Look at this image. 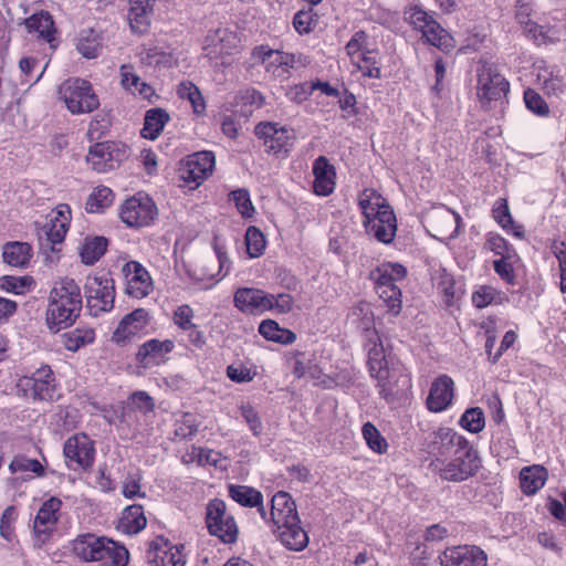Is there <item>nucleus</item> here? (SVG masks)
Wrapping results in <instances>:
<instances>
[{
	"label": "nucleus",
	"mask_w": 566,
	"mask_h": 566,
	"mask_svg": "<svg viewBox=\"0 0 566 566\" xmlns=\"http://www.w3.org/2000/svg\"><path fill=\"white\" fill-rule=\"evenodd\" d=\"M82 310L81 289L73 279L63 277L54 282L46 308L50 329L60 331L71 326Z\"/></svg>",
	"instance_id": "f257e3e1"
},
{
	"label": "nucleus",
	"mask_w": 566,
	"mask_h": 566,
	"mask_svg": "<svg viewBox=\"0 0 566 566\" xmlns=\"http://www.w3.org/2000/svg\"><path fill=\"white\" fill-rule=\"evenodd\" d=\"M271 521L281 543L291 551H302L308 544V536L301 526L295 502L286 492H277L271 501Z\"/></svg>",
	"instance_id": "f03ea898"
},
{
	"label": "nucleus",
	"mask_w": 566,
	"mask_h": 566,
	"mask_svg": "<svg viewBox=\"0 0 566 566\" xmlns=\"http://www.w3.org/2000/svg\"><path fill=\"white\" fill-rule=\"evenodd\" d=\"M72 551L83 562H101L104 566H126L128 552L113 541L87 533L72 542Z\"/></svg>",
	"instance_id": "7ed1b4c3"
},
{
	"label": "nucleus",
	"mask_w": 566,
	"mask_h": 566,
	"mask_svg": "<svg viewBox=\"0 0 566 566\" xmlns=\"http://www.w3.org/2000/svg\"><path fill=\"white\" fill-rule=\"evenodd\" d=\"M434 470L446 481L461 482L472 476L479 469L476 451L470 446L458 447L449 461L436 458L432 461Z\"/></svg>",
	"instance_id": "20e7f679"
},
{
	"label": "nucleus",
	"mask_w": 566,
	"mask_h": 566,
	"mask_svg": "<svg viewBox=\"0 0 566 566\" xmlns=\"http://www.w3.org/2000/svg\"><path fill=\"white\" fill-rule=\"evenodd\" d=\"M405 20L417 31L421 32L424 41L440 50L453 48V39L434 19L419 6H411L403 12Z\"/></svg>",
	"instance_id": "39448f33"
},
{
	"label": "nucleus",
	"mask_w": 566,
	"mask_h": 566,
	"mask_svg": "<svg viewBox=\"0 0 566 566\" xmlns=\"http://www.w3.org/2000/svg\"><path fill=\"white\" fill-rule=\"evenodd\" d=\"M60 94L72 114L92 113L99 106L92 84L83 78L66 80L60 87Z\"/></svg>",
	"instance_id": "423d86ee"
},
{
	"label": "nucleus",
	"mask_w": 566,
	"mask_h": 566,
	"mask_svg": "<svg viewBox=\"0 0 566 566\" xmlns=\"http://www.w3.org/2000/svg\"><path fill=\"white\" fill-rule=\"evenodd\" d=\"M206 523L209 533L217 536L226 544H232L237 541L239 528L231 514L227 511V505L222 500H211L206 510Z\"/></svg>",
	"instance_id": "0eeeda50"
},
{
	"label": "nucleus",
	"mask_w": 566,
	"mask_h": 566,
	"mask_svg": "<svg viewBox=\"0 0 566 566\" xmlns=\"http://www.w3.org/2000/svg\"><path fill=\"white\" fill-rule=\"evenodd\" d=\"M423 219L428 232L441 243H448L459 233L461 218L446 206L433 207Z\"/></svg>",
	"instance_id": "6e6552de"
},
{
	"label": "nucleus",
	"mask_w": 566,
	"mask_h": 566,
	"mask_svg": "<svg viewBox=\"0 0 566 566\" xmlns=\"http://www.w3.org/2000/svg\"><path fill=\"white\" fill-rule=\"evenodd\" d=\"M87 307L92 315L109 312L114 306L115 285L107 276H88L84 286Z\"/></svg>",
	"instance_id": "1a4fd4ad"
},
{
	"label": "nucleus",
	"mask_w": 566,
	"mask_h": 566,
	"mask_svg": "<svg viewBox=\"0 0 566 566\" xmlns=\"http://www.w3.org/2000/svg\"><path fill=\"white\" fill-rule=\"evenodd\" d=\"M254 132L263 140L265 151L276 156L286 157L295 142L294 130L277 123H259Z\"/></svg>",
	"instance_id": "9d476101"
},
{
	"label": "nucleus",
	"mask_w": 566,
	"mask_h": 566,
	"mask_svg": "<svg viewBox=\"0 0 566 566\" xmlns=\"http://www.w3.org/2000/svg\"><path fill=\"white\" fill-rule=\"evenodd\" d=\"M157 214L158 209L153 199L140 192L126 199L119 212L122 221L132 228L151 224Z\"/></svg>",
	"instance_id": "9b49d317"
},
{
	"label": "nucleus",
	"mask_w": 566,
	"mask_h": 566,
	"mask_svg": "<svg viewBox=\"0 0 566 566\" xmlns=\"http://www.w3.org/2000/svg\"><path fill=\"white\" fill-rule=\"evenodd\" d=\"M127 157L128 151L125 146L114 142H103L90 148L86 160L97 172H107L117 168Z\"/></svg>",
	"instance_id": "f8f14e48"
},
{
	"label": "nucleus",
	"mask_w": 566,
	"mask_h": 566,
	"mask_svg": "<svg viewBox=\"0 0 566 566\" xmlns=\"http://www.w3.org/2000/svg\"><path fill=\"white\" fill-rule=\"evenodd\" d=\"M71 221V209L67 205H59L52 210L46 222L38 231V238L41 244H50L53 248L64 241Z\"/></svg>",
	"instance_id": "ddd939ff"
},
{
	"label": "nucleus",
	"mask_w": 566,
	"mask_h": 566,
	"mask_svg": "<svg viewBox=\"0 0 566 566\" xmlns=\"http://www.w3.org/2000/svg\"><path fill=\"white\" fill-rule=\"evenodd\" d=\"M510 84L493 65H483L478 74L476 95L480 101H497L509 92Z\"/></svg>",
	"instance_id": "4468645a"
},
{
	"label": "nucleus",
	"mask_w": 566,
	"mask_h": 566,
	"mask_svg": "<svg viewBox=\"0 0 566 566\" xmlns=\"http://www.w3.org/2000/svg\"><path fill=\"white\" fill-rule=\"evenodd\" d=\"M67 467L76 470L87 469L94 462L95 449L93 441L86 434H74L70 437L63 448Z\"/></svg>",
	"instance_id": "2eb2a0df"
},
{
	"label": "nucleus",
	"mask_w": 566,
	"mask_h": 566,
	"mask_svg": "<svg viewBox=\"0 0 566 566\" xmlns=\"http://www.w3.org/2000/svg\"><path fill=\"white\" fill-rule=\"evenodd\" d=\"M441 566H486V553L475 545L449 547L439 557Z\"/></svg>",
	"instance_id": "dca6fc26"
},
{
	"label": "nucleus",
	"mask_w": 566,
	"mask_h": 566,
	"mask_svg": "<svg viewBox=\"0 0 566 566\" xmlns=\"http://www.w3.org/2000/svg\"><path fill=\"white\" fill-rule=\"evenodd\" d=\"M368 339V365L370 375L379 380V385L382 387L380 395L385 398L388 397V391L381 381L388 377L387 359L385 355L384 346L379 340L378 333L373 331L366 334Z\"/></svg>",
	"instance_id": "f3484780"
},
{
	"label": "nucleus",
	"mask_w": 566,
	"mask_h": 566,
	"mask_svg": "<svg viewBox=\"0 0 566 566\" xmlns=\"http://www.w3.org/2000/svg\"><path fill=\"white\" fill-rule=\"evenodd\" d=\"M149 318L145 308H137L125 315L114 331L112 340L117 345H126L148 325Z\"/></svg>",
	"instance_id": "a211bd4d"
},
{
	"label": "nucleus",
	"mask_w": 566,
	"mask_h": 566,
	"mask_svg": "<svg viewBox=\"0 0 566 566\" xmlns=\"http://www.w3.org/2000/svg\"><path fill=\"white\" fill-rule=\"evenodd\" d=\"M175 344L170 339H150L139 346L136 353L138 367L148 369L159 366L166 360V356L172 352Z\"/></svg>",
	"instance_id": "6ab92c4d"
},
{
	"label": "nucleus",
	"mask_w": 566,
	"mask_h": 566,
	"mask_svg": "<svg viewBox=\"0 0 566 566\" xmlns=\"http://www.w3.org/2000/svg\"><path fill=\"white\" fill-rule=\"evenodd\" d=\"M123 272L126 276V293L135 298H143L153 291V281L145 268L138 262H128Z\"/></svg>",
	"instance_id": "aec40b11"
},
{
	"label": "nucleus",
	"mask_w": 566,
	"mask_h": 566,
	"mask_svg": "<svg viewBox=\"0 0 566 566\" xmlns=\"http://www.w3.org/2000/svg\"><path fill=\"white\" fill-rule=\"evenodd\" d=\"M61 504L62 502L56 497L49 499L42 504L34 518V534L42 543L50 537L55 528Z\"/></svg>",
	"instance_id": "412c9836"
},
{
	"label": "nucleus",
	"mask_w": 566,
	"mask_h": 566,
	"mask_svg": "<svg viewBox=\"0 0 566 566\" xmlns=\"http://www.w3.org/2000/svg\"><path fill=\"white\" fill-rule=\"evenodd\" d=\"M469 446L468 441L450 428H439L427 438V447L436 458L453 453L458 447Z\"/></svg>",
	"instance_id": "4be33fe9"
},
{
	"label": "nucleus",
	"mask_w": 566,
	"mask_h": 566,
	"mask_svg": "<svg viewBox=\"0 0 566 566\" xmlns=\"http://www.w3.org/2000/svg\"><path fill=\"white\" fill-rule=\"evenodd\" d=\"M454 392V382L448 375L437 377L430 387L427 397V407L432 412L446 410L452 402Z\"/></svg>",
	"instance_id": "5701e85b"
},
{
	"label": "nucleus",
	"mask_w": 566,
	"mask_h": 566,
	"mask_svg": "<svg viewBox=\"0 0 566 566\" xmlns=\"http://www.w3.org/2000/svg\"><path fill=\"white\" fill-rule=\"evenodd\" d=\"M233 302L241 312L259 313L271 310V297L259 289H238L234 293Z\"/></svg>",
	"instance_id": "b1692460"
},
{
	"label": "nucleus",
	"mask_w": 566,
	"mask_h": 566,
	"mask_svg": "<svg viewBox=\"0 0 566 566\" xmlns=\"http://www.w3.org/2000/svg\"><path fill=\"white\" fill-rule=\"evenodd\" d=\"M216 159L212 151H198L188 158L182 178L187 182L200 185L214 168Z\"/></svg>",
	"instance_id": "393cba45"
},
{
	"label": "nucleus",
	"mask_w": 566,
	"mask_h": 566,
	"mask_svg": "<svg viewBox=\"0 0 566 566\" xmlns=\"http://www.w3.org/2000/svg\"><path fill=\"white\" fill-rule=\"evenodd\" d=\"M363 223L366 231L384 244H389L396 235L397 222L394 210H384L379 217Z\"/></svg>",
	"instance_id": "a878e982"
},
{
	"label": "nucleus",
	"mask_w": 566,
	"mask_h": 566,
	"mask_svg": "<svg viewBox=\"0 0 566 566\" xmlns=\"http://www.w3.org/2000/svg\"><path fill=\"white\" fill-rule=\"evenodd\" d=\"M18 394L34 400L52 401L56 397V388L53 380L36 382V379L20 378L17 382Z\"/></svg>",
	"instance_id": "bb28decb"
},
{
	"label": "nucleus",
	"mask_w": 566,
	"mask_h": 566,
	"mask_svg": "<svg viewBox=\"0 0 566 566\" xmlns=\"http://www.w3.org/2000/svg\"><path fill=\"white\" fill-rule=\"evenodd\" d=\"M313 174L315 177L313 184L315 193L319 196L331 195L335 187V170L325 157L321 156L315 160Z\"/></svg>",
	"instance_id": "cd10ccee"
},
{
	"label": "nucleus",
	"mask_w": 566,
	"mask_h": 566,
	"mask_svg": "<svg viewBox=\"0 0 566 566\" xmlns=\"http://www.w3.org/2000/svg\"><path fill=\"white\" fill-rule=\"evenodd\" d=\"M229 496L239 503L241 506L258 507L262 518H266V513L263 506V495L260 491L248 485L231 484L228 488Z\"/></svg>",
	"instance_id": "c85d7f7f"
},
{
	"label": "nucleus",
	"mask_w": 566,
	"mask_h": 566,
	"mask_svg": "<svg viewBox=\"0 0 566 566\" xmlns=\"http://www.w3.org/2000/svg\"><path fill=\"white\" fill-rule=\"evenodd\" d=\"M230 271V261L227 253L222 250H214L213 253L203 261L200 273L196 274L199 280H213L214 277L226 276Z\"/></svg>",
	"instance_id": "c756f323"
},
{
	"label": "nucleus",
	"mask_w": 566,
	"mask_h": 566,
	"mask_svg": "<svg viewBox=\"0 0 566 566\" xmlns=\"http://www.w3.org/2000/svg\"><path fill=\"white\" fill-rule=\"evenodd\" d=\"M151 12L150 0H130L128 20L133 31L144 33L150 23Z\"/></svg>",
	"instance_id": "7c9ffc66"
},
{
	"label": "nucleus",
	"mask_w": 566,
	"mask_h": 566,
	"mask_svg": "<svg viewBox=\"0 0 566 566\" xmlns=\"http://www.w3.org/2000/svg\"><path fill=\"white\" fill-rule=\"evenodd\" d=\"M546 479L547 471L542 465L523 468L520 472L521 490L527 495L535 494L544 486Z\"/></svg>",
	"instance_id": "2f4dec72"
},
{
	"label": "nucleus",
	"mask_w": 566,
	"mask_h": 566,
	"mask_svg": "<svg viewBox=\"0 0 566 566\" xmlns=\"http://www.w3.org/2000/svg\"><path fill=\"white\" fill-rule=\"evenodd\" d=\"M147 525V518L144 514V509L139 504L127 506L119 520V530L127 534H137L143 531Z\"/></svg>",
	"instance_id": "473e14b6"
},
{
	"label": "nucleus",
	"mask_w": 566,
	"mask_h": 566,
	"mask_svg": "<svg viewBox=\"0 0 566 566\" xmlns=\"http://www.w3.org/2000/svg\"><path fill=\"white\" fill-rule=\"evenodd\" d=\"M437 289L441 293L443 301L448 306L457 303L464 294L463 284L461 282H457L444 269L439 272Z\"/></svg>",
	"instance_id": "72a5a7b5"
},
{
	"label": "nucleus",
	"mask_w": 566,
	"mask_h": 566,
	"mask_svg": "<svg viewBox=\"0 0 566 566\" xmlns=\"http://www.w3.org/2000/svg\"><path fill=\"white\" fill-rule=\"evenodd\" d=\"M169 119L170 116L164 108L148 109L145 114L142 136L151 140L156 139Z\"/></svg>",
	"instance_id": "f704fd0d"
},
{
	"label": "nucleus",
	"mask_w": 566,
	"mask_h": 566,
	"mask_svg": "<svg viewBox=\"0 0 566 566\" xmlns=\"http://www.w3.org/2000/svg\"><path fill=\"white\" fill-rule=\"evenodd\" d=\"M378 296L387 304L394 315L401 311V291L396 283L386 280H374Z\"/></svg>",
	"instance_id": "c9c22d12"
},
{
	"label": "nucleus",
	"mask_w": 566,
	"mask_h": 566,
	"mask_svg": "<svg viewBox=\"0 0 566 566\" xmlns=\"http://www.w3.org/2000/svg\"><path fill=\"white\" fill-rule=\"evenodd\" d=\"M148 558L155 566H185V558L178 547H156L148 553Z\"/></svg>",
	"instance_id": "e433bc0d"
},
{
	"label": "nucleus",
	"mask_w": 566,
	"mask_h": 566,
	"mask_svg": "<svg viewBox=\"0 0 566 566\" xmlns=\"http://www.w3.org/2000/svg\"><path fill=\"white\" fill-rule=\"evenodd\" d=\"M495 221L505 230L511 232L516 238H522L524 229L522 226L516 224L510 212L506 199H499L492 210Z\"/></svg>",
	"instance_id": "4c0bfd02"
},
{
	"label": "nucleus",
	"mask_w": 566,
	"mask_h": 566,
	"mask_svg": "<svg viewBox=\"0 0 566 566\" xmlns=\"http://www.w3.org/2000/svg\"><path fill=\"white\" fill-rule=\"evenodd\" d=\"M25 28L29 32H36L41 38L51 42L53 40V20L48 12L34 13L25 19Z\"/></svg>",
	"instance_id": "58836bf2"
},
{
	"label": "nucleus",
	"mask_w": 566,
	"mask_h": 566,
	"mask_svg": "<svg viewBox=\"0 0 566 566\" xmlns=\"http://www.w3.org/2000/svg\"><path fill=\"white\" fill-rule=\"evenodd\" d=\"M95 339L93 328H75L62 335V343L67 350L76 352L81 347L92 344Z\"/></svg>",
	"instance_id": "ea45409f"
},
{
	"label": "nucleus",
	"mask_w": 566,
	"mask_h": 566,
	"mask_svg": "<svg viewBox=\"0 0 566 566\" xmlns=\"http://www.w3.org/2000/svg\"><path fill=\"white\" fill-rule=\"evenodd\" d=\"M260 334L269 340L280 344H292L296 339L293 332L282 328L275 321L265 319L259 326Z\"/></svg>",
	"instance_id": "a19ab883"
},
{
	"label": "nucleus",
	"mask_w": 566,
	"mask_h": 566,
	"mask_svg": "<svg viewBox=\"0 0 566 566\" xmlns=\"http://www.w3.org/2000/svg\"><path fill=\"white\" fill-rule=\"evenodd\" d=\"M507 302V296L490 285H482L472 294V303L478 308H484L489 305L503 304Z\"/></svg>",
	"instance_id": "79ce46f5"
},
{
	"label": "nucleus",
	"mask_w": 566,
	"mask_h": 566,
	"mask_svg": "<svg viewBox=\"0 0 566 566\" xmlns=\"http://www.w3.org/2000/svg\"><path fill=\"white\" fill-rule=\"evenodd\" d=\"M113 199V191L108 187L99 186L88 196L85 203V210L88 213L102 212L112 205Z\"/></svg>",
	"instance_id": "37998d69"
},
{
	"label": "nucleus",
	"mask_w": 566,
	"mask_h": 566,
	"mask_svg": "<svg viewBox=\"0 0 566 566\" xmlns=\"http://www.w3.org/2000/svg\"><path fill=\"white\" fill-rule=\"evenodd\" d=\"M177 94L180 98L190 102L196 114H202L206 109V103L198 86L190 81H184L177 86Z\"/></svg>",
	"instance_id": "c03bdc74"
},
{
	"label": "nucleus",
	"mask_w": 566,
	"mask_h": 566,
	"mask_svg": "<svg viewBox=\"0 0 566 566\" xmlns=\"http://www.w3.org/2000/svg\"><path fill=\"white\" fill-rule=\"evenodd\" d=\"M76 48L78 52L86 59L96 57L102 50L98 36L92 29L84 30L81 33Z\"/></svg>",
	"instance_id": "a18cd8bd"
},
{
	"label": "nucleus",
	"mask_w": 566,
	"mask_h": 566,
	"mask_svg": "<svg viewBox=\"0 0 566 566\" xmlns=\"http://www.w3.org/2000/svg\"><path fill=\"white\" fill-rule=\"evenodd\" d=\"M32 284L33 280L30 276L4 275L0 277V290L17 295L28 292Z\"/></svg>",
	"instance_id": "49530a36"
},
{
	"label": "nucleus",
	"mask_w": 566,
	"mask_h": 566,
	"mask_svg": "<svg viewBox=\"0 0 566 566\" xmlns=\"http://www.w3.org/2000/svg\"><path fill=\"white\" fill-rule=\"evenodd\" d=\"M407 270L398 263H384L371 272L373 280H386L392 283L405 279Z\"/></svg>",
	"instance_id": "de8ad7c7"
},
{
	"label": "nucleus",
	"mask_w": 566,
	"mask_h": 566,
	"mask_svg": "<svg viewBox=\"0 0 566 566\" xmlns=\"http://www.w3.org/2000/svg\"><path fill=\"white\" fill-rule=\"evenodd\" d=\"M361 433L368 447L373 451L377 453H384L387 451L388 444L386 440L381 437L379 430L373 423L366 422L363 426Z\"/></svg>",
	"instance_id": "09e8293b"
},
{
	"label": "nucleus",
	"mask_w": 566,
	"mask_h": 566,
	"mask_svg": "<svg viewBox=\"0 0 566 566\" xmlns=\"http://www.w3.org/2000/svg\"><path fill=\"white\" fill-rule=\"evenodd\" d=\"M460 424L472 433H478L485 426L484 415L480 408L468 409L460 419Z\"/></svg>",
	"instance_id": "8fccbe9b"
},
{
	"label": "nucleus",
	"mask_w": 566,
	"mask_h": 566,
	"mask_svg": "<svg viewBox=\"0 0 566 566\" xmlns=\"http://www.w3.org/2000/svg\"><path fill=\"white\" fill-rule=\"evenodd\" d=\"M515 255H503L501 259L494 261V270L501 276L502 280L512 284L514 282V263L517 260Z\"/></svg>",
	"instance_id": "3c124183"
},
{
	"label": "nucleus",
	"mask_w": 566,
	"mask_h": 566,
	"mask_svg": "<svg viewBox=\"0 0 566 566\" xmlns=\"http://www.w3.org/2000/svg\"><path fill=\"white\" fill-rule=\"evenodd\" d=\"M524 102L526 107L536 115L546 116L549 113L548 105L534 90L528 88L524 92Z\"/></svg>",
	"instance_id": "603ef678"
},
{
	"label": "nucleus",
	"mask_w": 566,
	"mask_h": 566,
	"mask_svg": "<svg viewBox=\"0 0 566 566\" xmlns=\"http://www.w3.org/2000/svg\"><path fill=\"white\" fill-rule=\"evenodd\" d=\"M3 261L11 266L25 268L32 258L31 250H3Z\"/></svg>",
	"instance_id": "864d4df0"
},
{
	"label": "nucleus",
	"mask_w": 566,
	"mask_h": 566,
	"mask_svg": "<svg viewBox=\"0 0 566 566\" xmlns=\"http://www.w3.org/2000/svg\"><path fill=\"white\" fill-rule=\"evenodd\" d=\"M9 469L12 473L21 471V472H34L36 474H41L43 472V468L41 463L38 460L34 459H28L22 455L15 457L10 465Z\"/></svg>",
	"instance_id": "5fc2aeb1"
},
{
	"label": "nucleus",
	"mask_w": 566,
	"mask_h": 566,
	"mask_svg": "<svg viewBox=\"0 0 566 566\" xmlns=\"http://www.w3.org/2000/svg\"><path fill=\"white\" fill-rule=\"evenodd\" d=\"M230 197L243 217L249 218L252 216L254 208L250 200L249 192L245 189L233 190Z\"/></svg>",
	"instance_id": "6e6d98bb"
},
{
	"label": "nucleus",
	"mask_w": 566,
	"mask_h": 566,
	"mask_svg": "<svg viewBox=\"0 0 566 566\" xmlns=\"http://www.w3.org/2000/svg\"><path fill=\"white\" fill-rule=\"evenodd\" d=\"M192 318H193V311L187 304L178 306L174 313L175 324L184 331L191 329L195 327V324L192 323Z\"/></svg>",
	"instance_id": "4d7b16f0"
},
{
	"label": "nucleus",
	"mask_w": 566,
	"mask_h": 566,
	"mask_svg": "<svg viewBox=\"0 0 566 566\" xmlns=\"http://www.w3.org/2000/svg\"><path fill=\"white\" fill-rule=\"evenodd\" d=\"M352 316L354 318H360L361 325L360 327L367 333L373 332L371 325H373V312L370 308V305L367 303H360L353 307Z\"/></svg>",
	"instance_id": "13d9d810"
},
{
	"label": "nucleus",
	"mask_w": 566,
	"mask_h": 566,
	"mask_svg": "<svg viewBox=\"0 0 566 566\" xmlns=\"http://www.w3.org/2000/svg\"><path fill=\"white\" fill-rule=\"evenodd\" d=\"M39 66V61L35 57H23L19 62V67L21 72L25 75V81L30 82L31 84H35L40 81L42 77L45 67L41 70V72L33 76V71Z\"/></svg>",
	"instance_id": "bf43d9fd"
},
{
	"label": "nucleus",
	"mask_w": 566,
	"mask_h": 566,
	"mask_svg": "<svg viewBox=\"0 0 566 566\" xmlns=\"http://www.w3.org/2000/svg\"><path fill=\"white\" fill-rule=\"evenodd\" d=\"M271 297V310L280 314L290 313L294 306V300L290 294L280 293L277 295L269 294Z\"/></svg>",
	"instance_id": "052dcab7"
},
{
	"label": "nucleus",
	"mask_w": 566,
	"mask_h": 566,
	"mask_svg": "<svg viewBox=\"0 0 566 566\" xmlns=\"http://www.w3.org/2000/svg\"><path fill=\"white\" fill-rule=\"evenodd\" d=\"M543 88L547 94H557L563 91V81L558 76H553L548 71H543L537 75Z\"/></svg>",
	"instance_id": "680f3d73"
},
{
	"label": "nucleus",
	"mask_w": 566,
	"mask_h": 566,
	"mask_svg": "<svg viewBox=\"0 0 566 566\" xmlns=\"http://www.w3.org/2000/svg\"><path fill=\"white\" fill-rule=\"evenodd\" d=\"M140 77L134 72V67L129 64L120 66V83L123 87L132 93H135V88H138Z\"/></svg>",
	"instance_id": "e2e57ef3"
},
{
	"label": "nucleus",
	"mask_w": 566,
	"mask_h": 566,
	"mask_svg": "<svg viewBox=\"0 0 566 566\" xmlns=\"http://www.w3.org/2000/svg\"><path fill=\"white\" fill-rule=\"evenodd\" d=\"M227 376L232 381L241 384L251 381L254 378L255 373H253L250 368L243 365H230L227 368Z\"/></svg>",
	"instance_id": "0e129e2a"
},
{
	"label": "nucleus",
	"mask_w": 566,
	"mask_h": 566,
	"mask_svg": "<svg viewBox=\"0 0 566 566\" xmlns=\"http://www.w3.org/2000/svg\"><path fill=\"white\" fill-rule=\"evenodd\" d=\"M17 512L13 506L7 507L1 516L0 521V534L6 539L10 541L13 535L12 523L15 520Z\"/></svg>",
	"instance_id": "69168bd1"
},
{
	"label": "nucleus",
	"mask_w": 566,
	"mask_h": 566,
	"mask_svg": "<svg viewBox=\"0 0 566 566\" xmlns=\"http://www.w3.org/2000/svg\"><path fill=\"white\" fill-rule=\"evenodd\" d=\"M367 42V33L365 31H357L354 33L352 39L348 41V43L345 46V50L349 56H355L363 53L365 50V44Z\"/></svg>",
	"instance_id": "338daca9"
},
{
	"label": "nucleus",
	"mask_w": 566,
	"mask_h": 566,
	"mask_svg": "<svg viewBox=\"0 0 566 566\" xmlns=\"http://www.w3.org/2000/svg\"><path fill=\"white\" fill-rule=\"evenodd\" d=\"M132 405L140 412L147 413L154 410L153 398L146 391H136L130 396Z\"/></svg>",
	"instance_id": "774afa93"
}]
</instances>
